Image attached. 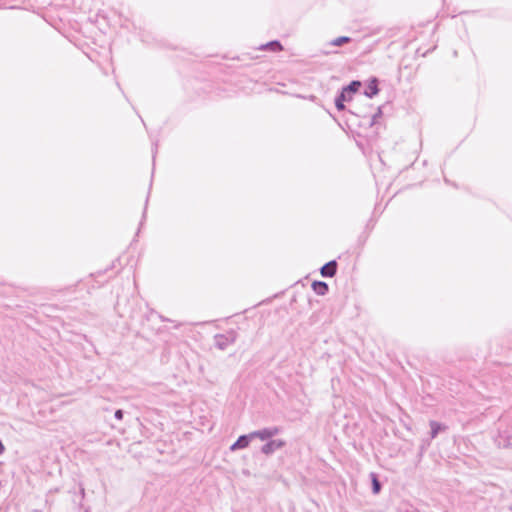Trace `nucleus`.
I'll use <instances>...</instances> for the list:
<instances>
[{
	"label": "nucleus",
	"instance_id": "14",
	"mask_svg": "<svg viewBox=\"0 0 512 512\" xmlns=\"http://www.w3.org/2000/svg\"><path fill=\"white\" fill-rule=\"evenodd\" d=\"M380 115H381V110H380V109H378V112L373 116V122H375V121H376V118H377V117H380Z\"/></svg>",
	"mask_w": 512,
	"mask_h": 512
},
{
	"label": "nucleus",
	"instance_id": "9",
	"mask_svg": "<svg viewBox=\"0 0 512 512\" xmlns=\"http://www.w3.org/2000/svg\"><path fill=\"white\" fill-rule=\"evenodd\" d=\"M261 50H271L274 52L281 51L283 49L282 44L278 40L270 41L264 45H261Z\"/></svg>",
	"mask_w": 512,
	"mask_h": 512
},
{
	"label": "nucleus",
	"instance_id": "8",
	"mask_svg": "<svg viewBox=\"0 0 512 512\" xmlns=\"http://www.w3.org/2000/svg\"><path fill=\"white\" fill-rule=\"evenodd\" d=\"M312 288L317 295H325L328 292V285L323 281H314Z\"/></svg>",
	"mask_w": 512,
	"mask_h": 512
},
{
	"label": "nucleus",
	"instance_id": "13",
	"mask_svg": "<svg viewBox=\"0 0 512 512\" xmlns=\"http://www.w3.org/2000/svg\"><path fill=\"white\" fill-rule=\"evenodd\" d=\"M114 416L117 420H121L123 418V411L121 409L116 410Z\"/></svg>",
	"mask_w": 512,
	"mask_h": 512
},
{
	"label": "nucleus",
	"instance_id": "15",
	"mask_svg": "<svg viewBox=\"0 0 512 512\" xmlns=\"http://www.w3.org/2000/svg\"><path fill=\"white\" fill-rule=\"evenodd\" d=\"M4 445L2 443V441L0 440V455L4 452Z\"/></svg>",
	"mask_w": 512,
	"mask_h": 512
},
{
	"label": "nucleus",
	"instance_id": "11",
	"mask_svg": "<svg viewBox=\"0 0 512 512\" xmlns=\"http://www.w3.org/2000/svg\"><path fill=\"white\" fill-rule=\"evenodd\" d=\"M351 41L350 37L347 36H341L333 39L331 41V45L333 46H342L343 44L349 43Z\"/></svg>",
	"mask_w": 512,
	"mask_h": 512
},
{
	"label": "nucleus",
	"instance_id": "10",
	"mask_svg": "<svg viewBox=\"0 0 512 512\" xmlns=\"http://www.w3.org/2000/svg\"><path fill=\"white\" fill-rule=\"evenodd\" d=\"M430 428H431V438L434 439L441 430L445 429V426H443L442 424H440L436 421H430Z\"/></svg>",
	"mask_w": 512,
	"mask_h": 512
},
{
	"label": "nucleus",
	"instance_id": "6",
	"mask_svg": "<svg viewBox=\"0 0 512 512\" xmlns=\"http://www.w3.org/2000/svg\"><path fill=\"white\" fill-rule=\"evenodd\" d=\"M251 440H252L251 433H249L247 435H241L237 439V441L231 445L230 450L231 451H236V450H239V449L246 448L249 445Z\"/></svg>",
	"mask_w": 512,
	"mask_h": 512
},
{
	"label": "nucleus",
	"instance_id": "5",
	"mask_svg": "<svg viewBox=\"0 0 512 512\" xmlns=\"http://www.w3.org/2000/svg\"><path fill=\"white\" fill-rule=\"evenodd\" d=\"M337 272V262L335 260H331L328 263L324 264L320 273L323 277H333Z\"/></svg>",
	"mask_w": 512,
	"mask_h": 512
},
{
	"label": "nucleus",
	"instance_id": "16",
	"mask_svg": "<svg viewBox=\"0 0 512 512\" xmlns=\"http://www.w3.org/2000/svg\"><path fill=\"white\" fill-rule=\"evenodd\" d=\"M404 512H419V511H417L416 509H408V510H405Z\"/></svg>",
	"mask_w": 512,
	"mask_h": 512
},
{
	"label": "nucleus",
	"instance_id": "7",
	"mask_svg": "<svg viewBox=\"0 0 512 512\" xmlns=\"http://www.w3.org/2000/svg\"><path fill=\"white\" fill-rule=\"evenodd\" d=\"M379 92V89H378V80L376 78H373L369 81L367 87H366V90L364 92V94L369 97V98H372L374 97L377 93Z\"/></svg>",
	"mask_w": 512,
	"mask_h": 512
},
{
	"label": "nucleus",
	"instance_id": "3",
	"mask_svg": "<svg viewBox=\"0 0 512 512\" xmlns=\"http://www.w3.org/2000/svg\"><path fill=\"white\" fill-rule=\"evenodd\" d=\"M279 433V429L274 428H264L262 430L251 432L252 439L259 438L261 440H268L272 438L273 436L277 435Z\"/></svg>",
	"mask_w": 512,
	"mask_h": 512
},
{
	"label": "nucleus",
	"instance_id": "17",
	"mask_svg": "<svg viewBox=\"0 0 512 512\" xmlns=\"http://www.w3.org/2000/svg\"><path fill=\"white\" fill-rule=\"evenodd\" d=\"M80 494L84 496V488H81Z\"/></svg>",
	"mask_w": 512,
	"mask_h": 512
},
{
	"label": "nucleus",
	"instance_id": "12",
	"mask_svg": "<svg viewBox=\"0 0 512 512\" xmlns=\"http://www.w3.org/2000/svg\"><path fill=\"white\" fill-rule=\"evenodd\" d=\"M371 476H372V491H373L374 494H377L381 490V484L378 481V479H377L375 474H371Z\"/></svg>",
	"mask_w": 512,
	"mask_h": 512
},
{
	"label": "nucleus",
	"instance_id": "1",
	"mask_svg": "<svg viewBox=\"0 0 512 512\" xmlns=\"http://www.w3.org/2000/svg\"><path fill=\"white\" fill-rule=\"evenodd\" d=\"M361 86L360 81H352L349 85L342 88L339 95L335 98V106L337 110L342 111L345 109L344 102L351 99V95L358 91Z\"/></svg>",
	"mask_w": 512,
	"mask_h": 512
},
{
	"label": "nucleus",
	"instance_id": "2",
	"mask_svg": "<svg viewBox=\"0 0 512 512\" xmlns=\"http://www.w3.org/2000/svg\"><path fill=\"white\" fill-rule=\"evenodd\" d=\"M235 340L236 336L234 332H229L226 335L215 336V344L221 350L226 349L230 344L234 343Z\"/></svg>",
	"mask_w": 512,
	"mask_h": 512
},
{
	"label": "nucleus",
	"instance_id": "4",
	"mask_svg": "<svg viewBox=\"0 0 512 512\" xmlns=\"http://www.w3.org/2000/svg\"><path fill=\"white\" fill-rule=\"evenodd\" d=\"M285 445L283 440H270L266 444H264L261 448L262 453L266 455H270L274 453L276 450L282 448Z\"/></svg>",
	"mask_w": 512,
	"mask_h": 512
}]
</instances>
